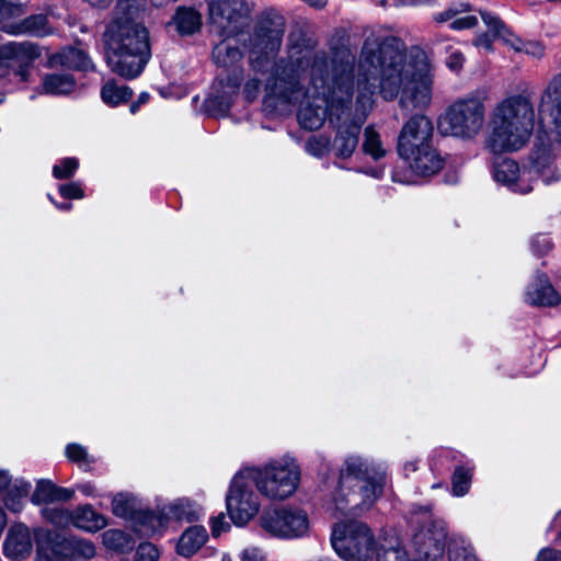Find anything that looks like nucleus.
Returning a JSON list of instances; mask_svg holds the SVG:
<instances>
[{
  "label": "nucleus",
  "mask_w": 561,
  "mask_h": 561,
  "mask_svg": "<svg viewBox=\"0 0 561 561\" xmlns=\"http://www.w3.org/2000/svg\"><path fill=\"white\" fill-rule=\"evenodd\" d=\"M330 49V66L324 51L308 53L295 62H276L266 83L271 96L300 103L298 122L308 130L319 129L327 117L331 125L351 117L355 56L346 30L335 31Z\"/></svg>",
  "instance_id": "nucleus-1"
},
{
  "label": "nucleus",
  "mask_w": 561,
  "mask_h": 561,
  "mask_svg": "<svg viewBox=\"0 0 561 561\" xmlns=\"http://www.w3.org/2000/svg\"><path fill=\"white\" fill-rule=\"evenodd\" d=\"M377 82L386 101L401 93L402 108L423 110L431 103L433 81L425 59H408L399 38L371 32L359 55L355 112L351 110L350 121L332 125L336 128L332 149L337 158L348 159L355 151L362 125L374 106Z\"/></svg>",
  "instance_id": "nucleus-2"
},
{
  "label": "nucleus",
  "mask_w": 561,
  "mask_h": 561,
  "mask_svg": "<svg viewBox=\"0 0 561 561\" xmlns=\"http://www.w3.org/2000/svg\"><path fill=\"white\" fill-rule=\"evenodd\" d=\"M103 41L112 72L127 80L142 73L151 58L150 34L144 23L116 13L105 27Z\"/></svg>",
  "instance_id": "nucleus-3"
},
{
  "label": "nucleus",
  "mask_w": 561,
  "mask_h": 561,
  "mask_svg": "<svg viewBox=\"0 0 561 561\" xmlns=\"http://www.w3.org/2000/svg\"><path fill=\"white\" fill-rule=\"evenodd\" d=\"M535 118V107L528 96L514 94L503 99L491 112L485 148L494 154L522 149L530 140Z\"/></svg>",
  "instance_id": "nucleus-4"
},
{
  "label": "nucleus",
  "mask_w": 561,
  "mask_h": 561,
  "mask_svg": "<svg viewBox=\"0 0 561 561\" xmlns=\"http://www.w3.org/2000/svg\"><path fill=\"white\" fill-rule=\"evenodd\" d=\"M385 478L358 456L345 459L341 469L333 502L335 510L344 515H356L367 511L381 495Z\"/></svg>",
  "instance_id": "nucleus-5"
},
{
  "label": "nucleus",
  "mask_w": 561,
  "mask_h": 561,
  "mask_svg": "<svg viewBox=\"0 0 561 561\" xmlns=\"http://www.w3.org/2000/svg\"><path fill=\"white\" fill-rule=\"evenodd\" d=\"M433 140V122L422 114L411 116L398 135V154L419 176H432L444 167V159L435 148Z\"/></svg>",
  "instance_id": "nucleus-6"
},
{
  "label": "nucleus",
  "mask_w": 561,
  "mask_h": 561,
  "mask_svg": "<svg viewBox=\"0 0 561 561\" xmlns=\"http://www.w3.org/2000/svg\"><path fill=\"white\" fill-rule=\"evenodd\" d=\"M242 58V50L229 41L224 39L214 47L215 64L226 69L232 68V71L214 82L213 92L205 100V108L210 115H225L230 110L243 79L242 70L237 67Z\"/></svg>",
  "instance_id": "nucleus-7"
},
{
  "label": "nucleus",
  "mask_w": 561,
  "mask_h": 561,
  "mask_svg": "<svg viewBox=\"0 0 561 561\" xmlns=\"http://www.w3.org/2000/svg\"><path fill=\"white\" fill-rule=\"evenodd\" d=\"M484 122V96L480 92H472L448 106L438 119V130L444 136L471 140L480 134Z\"/></svg>",
  "instance_id": "nucleus-8"
},
{
  "label": "nucleus",
  "mask_w": 561,
  "mask_h": 561,
  "mask_svg": "<svg viewBox=\"0 0 561 561\" xmlns=\"http://www.w3.org/2000/svg\"><path fill=\"white\" fill-rule=\"evenodd\" d=\"M257 491L265 497L283 501L291 496L300 482V468L294 460L280 459L260 468H245Z\"/></svg>",
  "instance_id": "nucleus-9"
},
{
  "label": "nucleus",
  "mask_w": 561,
  "mask_h": 561,
  "mask_svg": "<svg viewBox=\"0 0 561 561\" xmlns=\"http://www.w3.org/2000/svg\"><path fill=\"white\" fill-rule=\"evenodd\" d=\"M331 543L336 554L345 561H370L378 546L370 527L357 519L336 523Z\"/></svg>",
  "instance_id": "nucleus-10"
},
{
  "label": "nucleus",
  "mask_w": 561,
  "mask_h": 561,
  "mask_svg": "<svg viewBox=\"0 0 561 561\" xmlns=\"http://www.w3.org/2000/svg\"><path fill=\"white\" fill-rule=\"evenodd\" d=\"M415 522L422 526L413 536L416 561H439L445 551L447 530L442 519L434 518L430 506H419L413 511Z\"/></svg>",
  "instance_id": "nucleus-11"
},
{
  "label": "nucleus",
  "mask_w": 561,
  "mask_h": 561,
  "mask_svg": "<svg viewBox=\"0 0 561 561\" xmlns=\"http://www.w3.org/2000/svg\"><path fill=\"white\" fill-rule=\"evenodd\" d=\"M254 481L247 469L239 470L232 478L226 495V507L229 517L237 526H244L260 511L261 502L253 490Z\"/></svg>",
  "instance_id": "nucleus-12"
},
{
  "label": "nucleus",
  "mask_w": 561,
  "mask_h": 561,
  "mask_svg": "<svg viewBox=\"0 0 561 561\" xmlns=\"http://www.w3.org/2000/svg\"><path fill=\"white\" fill-rule=\"evenodd\" d=\"M39 57L38 47L31 42H8L0 45V93L14 75L20 81L28 77L27 66Z\"/></svg>",
  "instance_id": "nucleus-13"
},
{
  "label": "nucleus",
  "mask_w": 561,
  "mask_h": 561,
  "mask_svg": "<svg viewBox=\"0 0 561 561\" xmlns=\"http://www.w3.org/2000/svg\"><path fill=\"white\" fill-rule=\"evenodd\" d=\"M261 527L268 534L279 538H297L307 534L309 519L305 511L299 508H266L260 516Z\"/></svg>",
  "instance_id": "nucleus-14"
},
{
  "label": "nucleus",
  "mask_w": 561,
  "mask_h": 561,
  "mask_svg": "<svg viewBox=\"0 0 561 561\" xmlns=\"http://www.w3.org/2000/svg\"><path fill=\"white\" fill-rule=\"evenodd\" d=\"M249 12V7L244 0H211L208 3L211 27L226 38L241 31Z\"/></svg>",
  "instance_id": "nucleus-15"
},
{
  "label": "nucleus",
  "mask_w": 561,
  "mask_h": 561,
  "mask_svg": "<svg viewBox=\"0 0 561 561\" xmlns=\"http://www.w3.org/2000/svg\"><path fill=\"white\" fill-rule=\"evenodd\" d=\"M538 112L550 140L561 146V75L554 77L546 88Z\"/></svg>",
  "instance_id": "nucleus-16"
},
{
  "label": "nucleus",
  "mask_w": 561,
  "mask_h": 561,
  "mask_svg": "<svg viewBox=\"0 0 561 561\" xmlns=\"http://www.w3.org/2000/svg\"><path fill=\"white\" fill-rule=\"evenodd\" d=\"M33 550V537L24 524L10 527L3 542V554L12 561H24Z\"/></svg>",
  "instance_id": "nucleus-17"
},
{
  "label": "nucleus",
  "mask_w": 561,
  "mask_h": 561,
  "mask_svg": "<svg viewBox=\"0 0 561 561\" xmlns=\"http://www.w3.org/2000/svg\"><path fill=\"white\" fill-rule=\"evenodd\" d=\"M528 171L520 173L519 165L513 159H503L494 165V180L508 186L513 192L526 194L533 190L530 185H524Z\"/></svg>",
  "instance_id": "nucleus-18"
},
{
  "label": "nucleus",
  "mask_w": 561,
  "mask_h": 561,
  "mask_svg": "<svg viewBox=\"0 0 561 561\" xmlns=\"http://www.w3.org/2000/svg\"><path fill=\"white\" fill-rule=\"evenodd\" d=\"M560 295L550 284L548 277L538 273L526 293V301L533 306L553 307L560 302Z\"/></svg>",
  "instance_id": "nucleus-19"
},
{
  "label": "nucleus",
  "mask_w": 561,
  "mask_h": 561,
  "mask_svg": "<svg viewBox=\"0 0 561 561\" xmlns=\"http://www.w3.org/2000/svg\"><path fill=\"white\" fill-rule=\"evenodd\" d=\"M48 65L79 71H93L95 69L91 58L83 50L73 47H66L53 54L48 59Z\"/></svg>",
  "instance_id": "nucleus-20"
},
{
  "label": "nucleus",
  "mask_w": 561,
  "mask_h": 561,
  "mask_svg": "<svg viewBox=\"0 0 561 561\" xmlns=\"http://www.w3.org/2000/svg\"><path fill=\"white\" fill-rule=\"evenodd\" d=\"M75 495V490L58 486L50 480H38L35 490L31 496L34 505H49L55 502H67Z\"/></svg>",
  "instance_id": "nucleus-21"
},
{
  "label": "nucleus",
  "mask_w": 561,
  "mask_h": 561,
  "mask_svg": "<svg viewBox=\"0 0 561 561\" xmlns=\"http://www.w3.org/2000/svg\"><path fill=\"white\" fill-rule=\"evenodd\" d=\"M168 523V516L164 511L153 512L149 510H139L133 519L134 531L141 537H150L160 533Z\"/></svg>",
  "instance_id": "nucleus-22"
},
{
  "label": "nucleus",
  "mask_w": 561,
  "mask_h": 561,
  "mask_svg": "<svg viewBox=\"0 0 561 561\" xmlns=\"http://www.w3.org/2000/svg\"><path fill=\"white\" fill-rule=\"evenodd\" d=\"M107 524L106 518L90 504L79 505L71 511V525L87 533H96Z\"/></svg>",
  "instance_id": "nucleus-23"
},
{
  "label": "nucleus",
  "mask_w": 561,
  "mask_h": 561,
  "mask_svg": "<svg viewBox=\"0 0 561 561\" xmlns=\"http://www.w3.org/2000/svg\"><path fill=\"white\" fill-rule=\"evenodd\" d=\"M170 25H174L181 36L193 35L201 30L202 15L192 8L180 7L172 16Z\"/></svg>",
  "instance_id": "nucleus-24"
},
{
  "label": "nucleus",
  "mask_w": 561,
  "mask_h": 561,
  "mask_svg": "<svg viewBox=\"0 0 561 561\" xmlns=\"http://www.w3.org/2000/svg\"><path fill=\"white\" fill-rule=\"evenodd\" d=\"M207 539L208 534L205 527L192 526L187 528L180 537L176 551L183 557H191L204 546Z\"/></svg>",
  "instance_id": "nucleus-25"
},
{
  "label": "nucleus",
  "mask_w": 561,
  "mask_h": 561,
  "mask_svg": "<svg viewBox=\"0 0 561 561\" xmlns=\"http://www.w3.org/2000/svg\"><path fill=\"white\" fill-rule=\"evenodd\" d=\"M7 31L11 34H28L36 37H44L50 34L51 28L46 15L34 14L25 18L14 25H11Z\"/></svg>",
  "instance_id": "nucleus-26"
},
{
  "label": "nucleus",
  "mask_w": 561,
  "mask_h": 561,
  "mask_svg": "<svg viewBox=\"0 0 561 561\" xmlns=\"http://www.w3.org/2000/svg\"><path fill=\"white\" fill-rule=\"evenodd\" d=\"M76 80L70 73H47L43 76V92L50 95H66L76 89Z\"/></svg>",
  "instance_id": "nucleus-27"
},
{
  "label": "nucleus",
  "mask_w": 561,
  "mask_h": 561,
  "mask_svg": "<svg viewBox=\"0 0 561 561\" xmlns=\"http://www.w3.org/2000/svg\"><path fill=\"white\" fill-rule=\"evenodd\" d=\"M7 489L8 492L3 499L5 507L12 513H20L23 508L24 500L32 489L31 483L24 479H15Z\"/></svg>",
  "instance_id": "nucleus-28"
},
{
  "label": "nucleus",
  "mask_w": 561,
  "mask_h": 561,
  "mask_svg": "<svg viewBox=\"0 0 561 561\" xmlns=\"http://www.w3.org/2000/svg\"><path fill=\"white\" fill-rule=\"evenodd\" d=\"M284 31L279 27L267 28L261 26L256 31V47L264 55H273L280 48Z\"/></svg>",
  "instance_id": "nucleus-29"
},
{
  "label": "nucleus",
  "mask_w": 561,
  "mask_h": 561,
  "mask_svg": "<svg viewBox=\"0 0 561 561\" xmlns=\"http://www.w3.org/2000/svg\"><path fill=\"white\" fill-rule=\"evenodd\" d=\"M377 561H416L411 560L404 549H402L398 538H385L378 542L375 550Z\"/></svg>",
  "instance_id": "nucleus-30"
},
{
  "label": "nucleus",
  "mask_w": 561,
  "mask_h": 561,
  "mask_svg": "<svg viewBox=\"0 0 561 561\" xmlns=\"http://www.w3.org/2000/svg\"><path fill=\"white\" fill-rule=\"evenodd\" d=\"M169 519L193 522L198 518V507L196 503L188 499H179L163 508Z\"/></svg>",
  "instance_id": "nucleus-31"
},
{
  "label": "nucleus",
  "mask_w": 561,
  "mask_h": 561,
  "mask_svg": "<svg viewBox=\"0 0 561 561\" xmlns=\"http://www.w3.org/2000/svg\"><path fill=\"white\" fill-rule=\"evenodd\" d=\"M133 96V91L127 85H118L114 80H110L101 89L102 101L110 106H117L126 103Z\"/></svg>",
  "instance_id": "nucleus-32"
},
{
  "label": "nucleus",
  "mask_w": 561,
  "mask_h": 561,
  "mask_svg": "<svg viewBox=\"0 0 561 561\" xmlns=\"http://www.w3.org/2000/svg\"><path fill=\"white\" fill-rule=\"evenodd\" d=\"M363 151L370 156L374 160L383 158L387 153L380 134L373 125H369L364 130V141L362 146Z\"/></svg>",
  "instance_id": "nucleus-33"
},
{
  "label": "nucleus",
  "mask_w": 561,
  "mask_h": 561,
  "mask_svg": "<svg viewBox=\"0 0 561 561\" xmlns=\"http://www.w3.org/2000/svg\"><path fill=\"white\" fill-rule=\"evenodd\" d=\"M474 468L472 466H457L451 477V490L455 496L466 495L471 486Z\"/></svg>",
  "instance_id": "nucleus-34"
},
{
  "label": "nucleus",
  "mask_w": 561,
  "mask_h": 561,
  "mask_svg": "<svg viewBox=\"0 0 561 561\" xmlns=\"http://www.w3.org/2000/svg\"><path fill=\"white\" fill-rule=\"evenodd\" d=\"M103 545L114 551L125 552L133 548L130 536L119 529H107L102 534Z\"/></svg>",
  "instance_id": "nucleus-35"
},
{
  "label": "nucleus",
  "mask_w": 561,
  "mask_h": 561,
  "mask_svg": "<svg viewBox=\"0 0 561 561\" xmlns=\"http://www.w3.org/2000/svg\"><path fill=\"white\" fill-rule=\"evenodd\" d=\"M41 515L45 520L59 528H67L71 525V511L62 506H43Z\"/></svg>",
  "instance_id": "nucleus-36"
},
{
  "label": "nucleus",
  "mask_w": 561,
  "mask_h": 561,
  "mask_svg": "<svg viewBox=\"0 0 561 561\" xmlns=\"http://www.w3.org/2000/svg\"><path fill=\"white\" fill-rule=\"evenodd\" d=\"M449 561H478L472 547L463 539H453L448 546Z\"/></svg>",
  "instance_id": "nucleus-37"
},
{
  "label": "nucleus",
  "mask_w": 561,
  "mask_h": 561,
  "mask_svg": "<svg viewBox=\"0 0 561 561\" xmlns=\"http://www.w3.org/2000/svg\"><path fill=\"white\" fill-rule=\"evenodd\" d=\"M112 512L117 517L134 519L137 511L134 508L133 500L126 494H117L112 501Z\"/></svg>",
  "instance_id": "nucleus-38"
},
{
  "label": "nucleus",
  "mask_w": 561,
  "mask_h": 561,
  "mask_svg": "<svg viewBox=\"0 0 561 561\" xmlns=\"http://www.w3.org/2000/svg\"><path fill=\"white\" fill-rule=\"evenodd\" d=\"M480 14L482 21L485 23L489 31L493 33L494 37H502L503 39H505V42H510V38H507L510 32L497 15L488 11H481Z\"/></svg>",
  "instance_id": "nucleus-39"
},
{
  "label": "nucleus",
  "mask_w": 561,
  "mask_h": 561,
  "mask_svg": "<svg viewBox=\"0 0 561 561\" xmlns=\"http://www.w3.org/2000/svg\"><path fill=\"white\" fill-rule=\"evenodd\" d=\"M68 546L73 554L84 559H91L96 553L94 543L88 539L71 537L68 540Z\"/></svg>",
  "instance_id": "nucleus-40"
},
{
  "label": "nucleus",
  "mask_w": 561,
  "mask_h": 561,
  "mask_svg": "<svg viewBox=\"0 0 561 561\" xmlns=\"http://www.w3.org/2000/svg\"><path fill=\"white\" fill-rule=\"evenodd\" d=\"M78 167V159L64 158L53 167V175L58 180L69 179L76 173Z\"/></svg>",
  "instance_id": "nucleus-41"
},
{
  "label": "nucleus",
  "mask_w": 561,
  "mask_h": 561,
  "mask_svg": "<svg viewBox=\"0 0 561 561\" xmlns=\"http://www.w3.org/2000/svg\"><path fill=\"white\" fill-rule=\"evenodd\" d=\"M306 150L311 156L321 158L330 150V139L325 136H313L306 142Z\"/></svg>",
  "instance_id": "nucleus-42"
},
{
  "label": "nucleus",
  "mask_w": 561,
  "mask_h": 561,
  "mask_svg": "<svg viewBox=\"0 0 561 561\" xmlns=\"http://www.w3.org/2000/svg\"><path fill=\"white\" fill-rule=\"evenodd\" d=\"M66 455L69 460L78 463L79 466H89L91 462L94 461L92 458H90L87 449L82 445L75 443L67 445Z\"/></svg>",
  "instance_id": "nucleus-43"
},
{
  "label": "nucleus",
  "mask_w": 561,
  "mask_h": 561,
  "mask_svg": "<svg viewBox=\"0 0 561 561\" xmlns=\"http://www.w3.org/2000/svg\"><path fill=\"white\" fill-rule=\"evenodd\" d=\"M25 4H23L20 0H4L3 5L0 9L1 23L9 19L21 16L25 13Z\"/></svg>",
  "instance_id": "nucleus-44"
},
{
  "label": "nucleus",
  "mask_w": 561,
  "mask_h": 561,
  "mask_svg": "<svg viewBox=\"0 0 561 561\" xmlns=\"http://www.w3.org/2000/svg\"><path fill=\"white\" fill-rule=\"evenodd\" d=\"M159 550L150 542H142L138 546L134 561H158Z\"/></svg>",
  "instance_id": "nucleus-45"
},
{
  "label": "nucleus",
  "mask_w": 561,
  "mask_h": 561,
  "mask_svg": "<svg viewBox=\"0 0 561 561\" xmlns=\"http://www.w3.org/2000/svg\"><path fill=\"white\" fill-rule=\"evenodd\" d=\"M528 174L530 176L533 175H538V178H540V180L543 182V184L548 185V184H551L552 182H556L560 179V174L557 172V170L554 168H552L551 165H548L546 167L545 169L540 170L538 168V165H533L529 170H528Z\"/></svg>",
  "instance_id": "nucleus-46"
},
{
  "label": "nucleus",
  "mask_w": 561,
  "mask_h": 561,
  "mask_svg": "<svg viewBox=\"0 0 561 561\" xmlns=\"http://www.w3.org/2000/svg\"><path fill=\"white\" fill-rule=\"evenodd\" d=\"M517 51H525L526 54L535 57H541L543 55V47L541 44L536 42L523 43L520 39L515 38L508 42Z\"/></svg>",
  "instance_id": "nucleus-47"
},
{
  "label": "nucleus",
  "mask_w": 561,
  "mask_h": 561,
  "mask_svg": "<svg viewBox=\"0 0 561 561\" xmlns=\"http://www.w3.org/2000/svg\"><path fill=\"white\" fill-rule=\"evenodd\" d=\"M531 249L536 254L543 255L552 249V242L547 234L539 233L531 239Z\"/></svg>",
  "instance_id": "nucleus-48"
},
{
  "label": "nucleus",
  "mask_w": 561,
  "mask_h": 561,
  "mask_svg": "<svg viewBox=\"0 0 561 561\" xmlns=\"http://www.w3.org/2000/svg\"><path fill=\"white\" fill-rule=\"evenodd\" d=\"M59 193L64 198L72 199V198H83L84 192L81 185L77 182H71L67 184H62L59 186Z\"/></svg>",
  "instance_id": "nucleus-49"
},
{
  "label": "nucleus",
  "mask_w": 561,
  "mask_h": 561,
  "mask_svg": "<svg viewBox=\"0 0 561 561\" xmlns=\"http://www.w3.org/2000/svg\"><path fill=\"white\" fill-rule=\"evenodd\" d=\"M465 56L460 50H454L446 59V66L454 72H459L462 69Z\"/></svg>",
  "instance_id": "nucleus-50"
},
{
  "label": "nucleus",
  "mask_w": 561,
  "mask_h": 561,
  "mask_svg": "<svg viewBox=\"0 0 561 561\" xmlns=\"http://www.w3.org/2000/svg\"><path fill=\"white\" fill-rule=\"evenodd\" d=\"M241 561H265V553L257 547H248L241 552Z\"/></svg>",
  "instance_id": "nucleus-51"
},
{
  "label": "nucleus",
  "mask_w": 561,
  "mask_h": 561,
  "mask_svg": "<svg viewBox=\"0 0 561 561\" xmlns=\"http://www.w3.org/2000/svg\"><path fill=\"white\" fill-rule=\"evenodd\" d=\"M478 23V20L473 15H466L455 19L450 23V28L460 31L473 27Z\"/></svg>",
  "instance_id": "nucleus-52"
},
{
  "label": "nucleus",
  "mask_w": 561,
  "mask_h": 561,
  "mask_svg": "<svg viewBox=\"0 0 561 561\" xmlns=\"http://www.w3.org/2000/svg\"><path fill=\"white\" fill-rule=\"evenodd\" d=\"M211 534L214 537L219 536L222 531L229 528V525L225 520V515L220 513L210 520Z\"/></svg>",
  "instance_id": "nucleus-53"
},
{
  "label": "nucleus",
  "mask_w": 561,
  "mask_h": 561,
  "mask_svg": "<svg viewBox=\"0 0 561 561\" xmlns=\"http://www.w3.org/2000/svg\"><path fill=\"white\" fill-rule=\"evenodd\" d=\"M537 561H561V551L543 549L539 552Z\"/></svg>",
  "instance_id": "nucleus-54"
},
{
  "label": "nucleus",
  "mask_w": 561,
  "mask_h": 561,
  "mask_svg": "<svg viewBox=\"0 0 561 561\" xmlns=\"http://www.w3.org/2000/svg\"><path fill=\"white\" fill-rule=\"evenodd\" d=\"M76 490L81 492L85 496H98L100 493L96 490V486L92 482H83L80 484H77Z\"/></svg>",
  "instance_id": "nucleus-55"
},
{
  "label": "nucleus",
  "mask_w": 561,
  "mask_h": 561,
  "mask_svg": "<svg viewBox=\"0 0 561 561\" xmlns=\"http://www.w3.org/2000/svg\"><path fill=\"white\" fill-rule=\"evenodd\" d=\"M460 11L455 8H449L444 10L443 12L436 13L434 15V20L438 23L447 22L451 19H454Z\"/></svg>",
  "instance_id": "nucleus-56"
},
{
  "label": "nucleus",
  "mask_w": 561,
  "mask_h": 561,
  "mask_svg": "<svg viewBox=\"0 0 561 561\" xmlns=\"http://www.w3.org/2000/svg\"><path fill=\"white\" fill-rule=\"evenodd\" d=\"M260 89V80L252 79L249 80L244 85V92L247 94V98L251 101L256 96V93Z\"/></svg>",
  "instance_id": "nucleus-57"
},
{
  "label": "nucleus",
  "mask_w": 561,
  "mask_h": 561,
  "mask_svg": "<svg viewBox=\"0 0 561 561\" xmlns=\"http://www.w3.org/2000/svg\"><path fill=\"white\" fill-rule=\"evenodd\" d=\"M474 45L478 47H483L486 50H491L492 49V39L488 34H482L476 38Z\"/></svg>",
  "instance_id": "nucleus-58"
},
{
  "label": "nucleus",
  "mask_w": 561,
  "mask_h": 561,
  "mask_svg": "<svg viewBox=\"0 0 561 561\" xmlns=\"http://www.w3.org/2000/svg\"><path fill=\"white\" fill-rule=\"evenodd\" d=\"M12 482V477L9 471L0 468V492L7 490Z\"/></svg>",
  "instance_id": "nucleus-59"
},
{
  "label": "nucleus",
  "mask_w": 561,
  "mask_h": 561,
  "mask_svg": "<svg viewBox=\"0 0 561 561\" xmlns=\"http://www.w3.org/2000/svg\"><path fill=\"white\" fill-rule=\"evenodd\" d=\"M434 0H398V3L401 5H423V4H432Z\"/></svg>",
  "instance_id": "nucleus-60"
},
{
  "label": "nucleus",
  "mask_w": 561,
  "mask_h": 561,
  "mask_svg": "<svg viewBox=\"0 0 561 561\" xmlns=\"http://www.w3.org/2000/svg\"><path fill=\"white\" fill-rule=\"evenodd\" d=\"M94 8L105 9L110 7L113 0H84Z\"/></svg>",
  "instance_id": "nucleus-61"
},
{
  "label": "nucleus",
  "mask_w": 561,
  "mask_h": 561,
  "mask_svg": "<svg viewBox=\"0 0 561 561\" xmlns=\"http://www.w3.org/2000/svg\"><path fill=\"white\" fill-rule=\"evenodd\" d=\"M302 1L316 9H322L328 3V0H302Z\"/></svg>",
  "instance_id": "nucleus-62"
},
{
  "label": "nucleus",
  "mask_w": 561,
  "mask_h": 561,
  "mask_svg": "<svg viewBox=\"0 0 561 561\" xmlns=\"http://www.w3.org/2000/svg\"><path fill=\"white\" fill-rule=\"evenodd\" d=\"M49 199L56 205L57 208H59L60 210H70L72 208V204L70 203H61V204H57L54 202V199L51 198L50 195H48Z\"/></svg>",
  "instance_id": "nucleus-63"
},
{
  "label": "nucleus",
  "mask_w": 561,
  "mask_h": 561,
  "mask_svg": "<svg viewBox=\"0 0 561 561\" xmlns=\"http://www.w3.org/2000/svg\"><path fill=\"white\" fill-rule=\"evenodd\" d=\"M149 93L147 92H141L137 99V102L142 105V104H146L148 101H149Z\"/></svg>",
  "instance_id": "nucleus-64"
}]
</instances>
